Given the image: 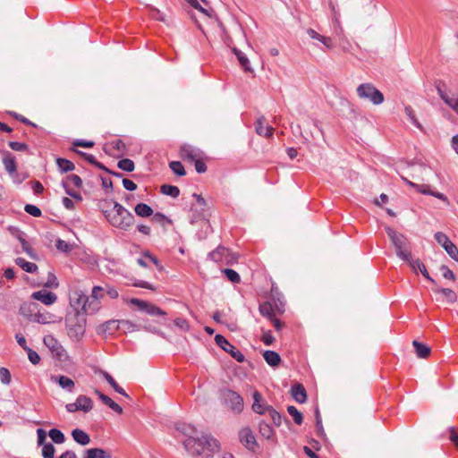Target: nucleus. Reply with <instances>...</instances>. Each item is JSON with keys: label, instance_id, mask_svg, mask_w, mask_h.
Listing matches in <instances>:
<instances>
[{"label": "nucleus", "instance_id": "obj_35", "mask_svg": "<svg viewBox=\"0 0 458 458\" xmlns=\"http://www.w3.org/2000/svg\"><path fill=\"white\" fill-rule=\"evenodd\" d=\"M227 254H229V250L220 245L208 253V258L215 262H220Z\"/></svg>", "mask_w": 458, "mask_h": 458}, {"label": "nucleus", "instance_id": "obj_29", "mask_svg": "<svg viewBox=\"0 0 458 458\" xmlns=\"http://www.w3.org/2000/svg\"><path fill=\"white\" fill-rule=\"evenodd\" d=\"M83 458H111V454L102 448L95 447L85 450Z\"/></svg>", "mask_w": 458, "mask_h": 458}, {"label": "nucleus", "instance_id": "obj_18", "mask_svg": "<svg viewBox=\"0 0 458 458\" xmlns=\"http://www.w3.org/2000/svg\"><path fill=\"white\" fill-rule=\"evenodd\" d=\"M290 393L293 400L299 403H304L307 401V391L301 383L293 384Z\"/></svg>", "mask_w": 458, "mask_h": 458}, {"label": "nucleus", "instance_id": "obj_5", "mask_svg": "<svg viewBox=\"0 0 458 458\" xmlns=\"http://www.w3.org/2000/svg\"><path fill=\"white\" fill-rule=\"evenodd\" d=\"M219 397L222 403L228 407L233 413L240 414L244 408L243 398L233 389L225 387L219 390Z\"/></svg>", "mask_w": 458, "mask_h": 458}, {"label": "nucleus", "instance_id": "obj_44", "mask_svg": "<svg viewBox=\"0 0 458 458\" xmlns=\"http://www.w3.org/2000/svg\"><path fill=\"white\" fill-rule=\"evenodd\" d=\"M117 167L124 172L131 173L135 169V165L130 158H122L118 161Z\"/></svg>", "mask_w": 458, "mask_h": 458}, {"label": "nucleus", "instance_id": "obj_11", "mask_svg": "<svg viewBox=\"0 0 458 458\" xmlns=\"http://www.w3.org/2000/svg\"><path fill=\"white\" fill-rule=\"evenodd\" d=\"M128 302L137 306L139 310L144 311L150 316H166V312L164 310L148 301L140 300L138 298H131L128 301Z\"/></svg>", "mask_w": 458, "mask_h": 458}, {"label": "nucleus", "instance_id": "obj_27", "mask_svg": "<svg viewBox=\"0 0 458 458\" xmlns=\"http://www.w3.org/2000/svg\"><path fill=\"white\" fill-rule=\"evenodd\" d=\"M72 437L73 440L81 445L84 446L90 443L89 435L81 428H74L72 431Z\"/></svg>", "mask_w": 458, "mask_h": 458}, {"label": "nucleus", "instance_id": "obj_14", "mask_svg": "<svg viewBox=\"0 0 458 458\" xmlns=\"http://www.w3.org/2000/svg\"><path fill=\"white\" fill-rule=\"evenodd\" d=\"M439 98L458 114V98H451L445 91L446 84L444 81L437 80L434 83Z\"/></svg>", "mask_w": 458, "mask_h": 458}, {"label": "nucleus", "instance_id": "obj_24", "mask_svg": "<svg viewBox=\"0 0 458 458\" xmlns=\"http://www.w3.org/2000/svg\"><path fill=\"white\" fill-rule=\"evenodd\" d=\"M416 191L421 194L433 196L438 199H441V200L448 203V199L444 193L432 191L430 189V186L428 184H418Z\"/></svg>", "mask_w": 458, "mask_h": 458}, {"label": "nucleus", "instance_id": "obj_12", "mask_svg": "<svg viewBox=\"0 0 458 458\" xmlns=\"http://www.w3.org/2000/svg\"><path fill=\"white\" fill-rule=\"evenodd\" d=\"M239 441L246 449L252 453H256L259 449L256 437L249 427L242 428L239 431Z\"/></svg>", "mask_w": 458, "mask_h": 458}, {"label": "nucleus", "instance_id": "obj_25", "mask_svg": "<svg viewBox=\"0 0 458 458\" xmlns=\"http://www.w3.org/2000/svg\"><path fill=\"white\" fill-rule=\"evenodd\" d=\"M265 118L264 116L259 118L255 123L256 132L264 137H271L273 135L274 128L272 126L264 125Z\"/></svg>", "mask_w": 458, "mask_h": 458}, {"label": "nucleus", "instance_id": "obj_49", "mask_svg": "<svg viewBox=\"0 0 458 458\" xmlns=\"http://www.w3.org/2000/svg\"><path fill=\"white\" fill-rule=\"evenodd\" d=\"M7 114L9 115H11L13 118H14L15 120L22 123L23 124H26V125H29V126H31V127H34V128H37V124L34 123L33 122L30 121L28 118H26L25 116L21 115V114H18L14 111H8Z\"/></svg>", "mask_w": 458, "mask_h": 458}, {"label": "nucleus", "instance_id": "obj_58", "mask_svg": "<svg viewBox=\"0 0 458 458\" xmlns=\"http://www.w3.org/2000/svg\"><path fill=\"white\" fill-rule=\"evenodd\" d=\"M195 170L198 174H204L208 167L201 156H199L193 162Z\"/></svg>", "mask_w": 458, "mask_h": 458}, {"label": "nucleus", "instance_id": "obj_9", "mask_svg": "<svg viewBox=\"0 0 458 458\" xmlns=\"http://www.w3.org/2000/svg\"><path fill=\"white\" fill-rule=\"evenodd\" d=\"M70 311H77L80 310L81 312H85L87 315L88 310H91V307L89 308V296L84 294L81 291H73L70 294Z\"/></svg>", "mask_w": 458, "mask_h": 458}, {"label": "nucleus", "instance_id": "obj_10", "mask_svg": "<svg viewBox=\"0 0 458 458\" xmlns=\"http://www.w3.org/2000/svg\"><path fill=\"white\" fill-rule=\"evenodd\" d=\"M215 342L220 348H222L225 352L229 353L238 362H243L245 360L244 354L234 345L230 344L224 335L220 334L216 335Z\"/></svg>", "mask_w": 458, "mask_h": 458}, {"label": "nucleus", "instance_id": "obj_63", "mask_svg": "<svg viewBox=\"0 0 458 458\" xmlns=\"http://www.w3.org/2000/svg\"><path fill=\"white\" fill-rule=\"evenodd\" d=\"M28 354V358H29V360L33 364V365H38L39 362H40V356L38 355V353L34 351L33 349L31 348H29L27 351H25Z\"/></svg>", "mask_w": 458, "mask_h": 458}, {"label": "nucleus", "instance_id": "obj_50", "mask_svg": "<svg viewBox=\"0 0 458 458\" xmlns=\"http://www.w3.org/2000/svg\"><path fill=\"white\" fill-rule=\"evenodd\" d=\"M55 447L52 443H47L42 446V457L43 458H55Z\"/></svg>", "mask_w": 458, "mask_h": 458}, {"label": "nucleus", "instance_id": "obj_21", "mask_svg": "<svg viewBox=\"0 0 458 458\" xmlns=\"http://www.w3.org/2000/svg\"><path fill=\"white\" fill-rule=\"evenodd\" d=\"M3 164L5 171L10 174H14L17 170L15 157L9 151L4 152Z\"/></svg>", "mask_w": 458, "mask_h": 458}, {"label": "nucleus", "instance_id": "obj_3", "mask_svg": "<svg viewBox=\"0 0 458 458\" xmlns=\"http://www.w3.org/2000/svg\"><path fill=\"white\" fill-rule=\"evenodd\" d=\"M86 314L80 310L68 311L65 317L67 335L73 342H80L86 332Z\"/></svg>", "mask_w": 458, "mask_h": 458}, {"label": "nucleus", "instance_id": "obj_6", "mask_svg": "<svg viewBox=\"0 0 458 458\" xmlns=\"http://www.w3.org/2000/svg\"><path fill=\"white\" fill-rule=\"evenodd\" d=\"M192 197L196 199V202L191 206V212L192 214L191 223L208 220L211 214L207 200L198 193H193Z\"/></svg>", "mask_w": 458, "mask_h": 458}, {"label": "nucleus", "instance_id": "obj_46", "mask_svg": "<svg viewBox=\"0 0 458 458\" xmlns=\"http://www.w3.org/2000/svg\"><path fill=\"white\" fill-rule=\"evenodd\" d=\"M151 216H152V218H151L152 222L160 224L163 226H165V224L172 225V223H173V221L168 216H166L165 214H163L161 212H156V213L153 212V215Z\"/></svg>", "mask_w": 458, "mask_h": 458}, {"label": "nucleus", "instance_id": "obj_8", "mask_svg": "<svg viewBox=\"0 0 458 458\" xmlns=\"http://www.w3.org/2000/svg\"><path fill=\"white\" fill-rule=\"evenodd\" d=\"M44 344L51 352L52 357L61 362L68 361L69 355L61 343L52 335H45L43 338Z\"/></svg>", "mask_w": 458, "mask_h": 458}, {"label": "nucleus", "instance_id": "obj_33", "mask_svg": "<svg viewBox=\"0 0 458 458\" xmlns=\"http://www.w3.org/2000/svg\"><path fill=\"white\" fill-rule=\"evenodd\" d=\"M307 34L311 38L317 39L319 42H321L323 45H325L326 47H327V48H332L333 47V43H332L331 38L320 35L319 33H318L313 29H308L307 30Z\"/></svg>", "mask_w": 458, "mask_h": 458}, {"label": "nucleus", "instance_id": "obj_20", "mask_svg": "<svg viewBox=\"0 0 458 458\" xmlns=\"http://www.w3.org/2000/svg\"><path fill=\"white\" fill-rule=\"evenodd\" d=\"M95 394L110 409L115 411L118 414H122L123 412V408L116 403L114 400H112L109 396L103 394L100 390L95 389Z\"/></svg>", "mask_w": 458, "mask_h": 458}, {"label": "nucleus", "instance_id": "obj_59", "mask_svg": "<svg viewBox=\"0 0 458 458\" xmlns=\"http://www.w3.org/2000/svg\"><path fill=\"white\" fill-rule=\"evenodd\" d=\"M8 232L13 236L15 237L19 242H21V240H23L26 236L25 233L22 232L19 227L17 226H13V225H10L8 226L7 228Z\"/></svg>", "mask_w": 458, "mask_h": 458}, {"label": "nucleus", "instance_id": "obj_16", "mask_svg": "<svg viewBox=\"0 0 458 458\" xmlns=\"http://www.w3.org/2000/svg\"><path fill=\"white\" fill-rule=\"evenodd\" d=\"M203 153L199 150H196L192 146L189 144H183L180 147L179 156L180 157L189 163H192L199 156Z\"/></svg>", "mask_w": 458, "mask_h": 458}, {"label": "nucleus", "instance_id": "obj_32", "mask_svg": "<svg viewBox=\"0 0 458 458\" xmlns=\"http://www.w3.org/2000/svg\"><path fill=\"white\" fill-rule=\"evenodd\" d=\"M153 208L146 204V203H143V202H140V203H138L135 207H134V212L135 214L140 216V217H142V218H147V217H149L153 215Z\"/></svg>", "mask_w": 458, "mask_h": 458}, {"label": "nucleus", "instance_id": "obj_15", "mask_svg": "<svg viewBox=\"0 0 458 458\" xmlns=\"http://www.w3.org/2000/svg\"><path fill=\"white\" fill-rule=\"evenodd\" d=\"M253 403H252V411L258 414H265L270 410L271 405H269L267 401L264 399L263 395L258 391L255 390L252 393Z\"/></svg>", "mask_w": 458, "mask_h": 458}, {"label": "nucleus", "instance_id": "obj_40", "mask_svg": "<svg viewBox=\"0 0 458 458\" xmlns=\"http://www.w3.org/2000/svg\"><path fill=\"white\" fill-rule=\"evenodd\" d=\"M116 329L133 332L140 329V326L127 319L117 320Z\"/></svg>", "mask_w": 458, "mask_h": 458}, {"label": "nucleus", "instance_id": "obj_34", "mask_svg": "<svg viewBox=\"0 0 458 458\" xmlns=\"http://www.w3.org/2000/svg\"><path fill=\"white\" fill-rule=\"evenodd\" d=\"M259 428L260 435L266 439H273L275 437V430L272 426L264 420H260L259 423Z\"/></svg>", "mask_w": 458, "mask_h": 458}, {"label": "nucleus", "instance_id": "obj_42", "mask_svg": "<svg viewBox=\"0 0 458 458\" xmlns=\"http://www.w3.org/2000/svg\"><path fill=\"white\" fill-rule=\"evenodd\" d=\"M259 313L267 319H270L273 316H275V311L272 307V304L268 301L259 304Z\"/></svg>", "mask_w": 458, "mask_h": 458}, {"label": "nucleus", "instance_id": "obj_41", "mask_svg": "<svg viewBox=\"0 0 458 458\" xmlns=\"http://www.w3.org/2000/svg\"><path fill=\"white\" fill-rule=\"evenodd\" d=\"M47 434L55 444L60 445L65 441L64 434L58 428H51Z\"/></svg>", "mask_w": 458, "mask_h": 458}, {"label": "nucleus", "instance_id": "obj_28", "mask_svg": "<svg viewBox=\"0 0 458 458\" xmlns=\"http://www.w3.org/2000/svg\"><path fill=\"white\" fill-rule=\"evenodd\" d=\"M38 309V304L33 301H25L21 304L19 313L24 317L30 318Z\"/></svg>", "mask_w": 458, "mask_h": 458}, {"label": "nucleus", "instance_id": "obj_53", "mask_svg": "<svg viewBox=\"0 0 458 458\" xmlns=\"http://www.w3.org/2000/svg\"><path fill=\"white\" fill-rule=\"evenodd\" d=\"M62 186L68 196L79 201L82 200L81 195L79 192H76L75 191L71 189L65 181H62Z\"/></svg>", "mask_w": 458, "mask_h": 458}, {"label": "nucleus", "instance_id": "obj_22", "mask_svg": "<svg viewBox=\"0 0 458 458\" xmlns=\"http://www.w3.org/2000/svg\"><path fill=\"white\" fill-rule=\"evenodd\" d=\"M51 379L57 383L60 387L63 389L67 390L68 392L72 393L73 391V388L75 386L74 381L70 378L67 376L60 375V376H53Z\"/></svg>", "mask_w": 458, "mask_h": 458}, {"label": "nucleus", "instance_id": "obj_60", "mask_svg": "<svg viewBox=\"0 0 458 458\" xmlns=\"http://www.w3.org/2000/svg\"><path fill=\"white\" fill-rule=\"evenodd\" d=\"M0 381L4 385H9L12 381V376L10 370L7 368H0Z\"/></svg>", "mask_w": 458, "mask_h": 458}, {"label": "nucleus", "instance_id": "obj_23", "mask_svg": "<svg viewBox=\"0 0 458 458\" xmlns=\"http://www.w3.org/2000/svg\"><path fill=\"white\" fill-rule=\"evenodd\" d=\"M412 346L418 358L427 359L431 353V348L418 340L412 341Z\"/></svg>", "mask_w": 458, "mask_h": 458}, {"label": "nucleus", "instance_id": "obj_56", "mask_svg": "<svg viewBox=\"0 0 458 458\" xmlns=\"http://www.w3.org/2000/svg\"><path fill=\"white\" fill-rule=\"evenodd\" d=\"M25 212H27L29 215L34 216V217H40L42 216L41 209L32 204H26L24 207Z\"/></svg>", "mask_w": 458, "mask_h": 458}, {"label": "nucleus", "instance_id": "obj_45", "mask_svg": "<svg viewBox=\"0 0 458 458\" xmlns=\"http://www.w3.org/2000/svg\"><path fill=\"white\" fill-rule=\"evenodd\" d=\"M222 273L231 283L238 284L241 282V276L239 273L232 268H225L222 270Z\"/></svg>", "mask_w": 458, "mask_h": 458}, {"label": "nucleus", "instance_id": "obj_61", "mask_svg": "<svg viewBox=\"0 0 458 458\" xmlns=\"http://www.w3.org/2000/svg\"><path fill=\"white\" fill-rule=\"evenodd\" d=\"M8 146L14 151H29V146L24 142L9 141Z\"/></svg>", "mask_w": 458, "mask_h": 458}, {"label": "nucleus", "instance_id": "obj_62", "mask_svg": "<svg viewBox=\"0 0 458 458\" xmlns=\"http://www.w3.org/2000/svg\"><path fill=\"white\" fill-rule=\"evenodd\" d=\"M70 149H71V151H73L78 156L82 157L84 160L89 162L90 165H92L95 162L96 157L92 154L86 153L84 151L79 150V149L74 148H71Z\"/></svg>", "mask_w": 458, "mask_h": 458}, {"label": "nucleus", "instance_id": "obj_64", "mask_svg": "<svg viewBox=\"0 0 458 458\" xmlns=\"http://www.w3.org/2000/svg\"><path fill=\"white\" fill-rule=\"evenodd\" d=\"M447 430L449 432V440L458 449V431L454 427H449Z\"/></svg>", "mask_w": 458, "mask_h": 458}, {"label": "nucleus", "instance_id": "obj_38", "mask_svg": "<svg viewBox=\"0 0 458 458\" xmlns=\"http://www.w3.org/2000/svg\"><path fill=\"white\" fill-rule=\"evenodd\" d=\"M435 293H442L449 303H454L457 301V295L454 291L449 288H433Z\"/></svg>", "mask_w": 458, "mask_h": 458}, {"label": "nucleus", "instance_id": "obj_43", "mask_svg": "<svg viewBox=\"0 0 458 458\" xmlns=\"http://www.w3.org/2000/svg\"><path fill=\"white\" fill-rule=\"evenodd\" d=\"M288 413L293 417L295 424L301 425L303 422V414L293 405L287 407Z\"/></svg>", "mask_w": 458, "mask_h": 458}, {"label": "nucleus", "instance_id": "obj_39", "mask_svg": "<svg viewBox=\"0 0 458 458\" xmlns=\"http://www.w3.org/2000/svg\"><path fill=\"white\" fill-rule=\"evenodd\" d=\"M160 193L172 198H177L180 195V189L172 184H163L160 186Z\"/></svg>", "mask_w": 458, "mask_h": 458}, {"label": "nucleus", "instance_id": "obj_1", "mask_svg": "<svg viewBox=\"0 0 458 458\" xmlns=\"http://www.w3.org/2000/svg\"><path fill=\"white\" fill-rule=\"evenodd\" d=\"M104 204L109 208L113 204L112 210H106L101 207L107 221L114 227L128 231L134 225V216L117 201L105 199Z\"/></svg>", "mask_w": 458, "mask_h": 458}, {"label": "nucleus", "instance_id": "obj_52", "mask_svg": "<svg viewBox=\"0 0 458 458\" xmlns=\"http://www.w3.org/2000/svg\"><path fill=\"white\" fill-rule=\"evenodd\" d=\"M65 408L68 412L72 413V412H75L78 411H82L84 412H87V410L89 407L88 405L87 406L81 405V403H78V402L76 401L75 403H67L65 405Z\"/></svg>", "mask_w": 458, "mask_h": 458}, {"label": "nucleus", "instance_id": "obj_19", "mask_svg": "<svg viewBox=\"0 0 458 458\" xmlns=\"http://www.w3.org/2000/svg\"><path fill=\"white\" fill-rule=\"evenodd\" d=\"M271 298L275 302V309L279 314H283L284 312V295L280 293L277 286L272 284L271 286Z\"/></svg>", "mask_w": 458, "mask_h": 458}, {"label": "nucleus", "instance_id": "obj_57", "mask_svg": "<svg viewBox=\"0 0 458 458\" xmlns=\"http://www.w3.org/2000/svg\"><path fill=\"white\" fill-rule=\"evenodd\" d=\"M94 146H95V142L92 140L78 139L72 142V146L71 148H76L78 147H81V148H91Z\"/></svg>", "mask_w": 458, "mask_h": 458}, {"label": "nucleus", "instance_id": "obj_51", "mask_svg": "<svg viewBox=\"0 0 458 458\" xmlns=\"http://www.w3.org/2000/svg\"><path fill=\"white\" fill-rule=\"evenodd\" d=\"M131 285L134 287H140V288L151 290L153 292H155L157 290V287L155 285H153L152 284H150L147 281L140 280V279H133Z\"/></svg>", "mask_w": 458, "mask_h": 458}, {"label": "nucleus", "instance_id": "obj_31", "mask_svg": "<svg viewBox=\"0 0 458 458\" xmlns=\"http://www.w3.org/2000/svg\"><path fill=\"white\" fill-rule=\"evenodd\" d=\"M233 52L236 55L237 60L240 63L242 68L244 70V72H252V69L250 65V61L246 55L236 47L233 48Z\"/></svg>", "mask_w": 458, "mask_h": 458}, {"label": "nucleus", "instance_id": "obj_30", "mask_svg": "<svg viewBox=\"0 0 458 458\" xmlns=\"http://www.w3.org/2000/svg\"><path fill=\"white\" fill-rule=\"evenodd\" d=\"M105 295V288L101 286H94L91 293V298L93 299L89 303V308H90L92 305H95L96 307L92 308V312L95 311L97 309H98L99 302L98 301L99 299H102Z\"/></svg>", "mask_w": 458, "mask_h": 458}, {"label": "nucleus", "instance_id": "obj_55", "mask_svg": "<svg viewBox=\"0 0 458 458\" xmlns=\"http://www.w3.org/2000/svg\"><path fill=\"white\" fill-rule=\"evenodd\" d=\"M271 417L272 422L276 427H280L282 424L283 417L282 415L276 411L273 406L270 407V410L267 411Z\"/></svg>", "mask_w": 458, "mask_h": 458}, {"label": "nucleus", "instance_id": "obj_2", "mask_svg": "<svg viewBox=\"0 0 458 458\" xmlns=\"http://www.w3.org/2000/svg\"><path fill=\"white\" fill-rule=\"evenodd\" d=\"M183 445L187 450L194 449L198 455L212 456L215 453L220 451L219 441L210 434L202 435L200 437H188Z\"/></svg>", "mask_w": 458, "mask_h": 458}, {"label": "nucleus", "instance_id": "obj_7", "mask_svg": "<svg viewBox=\"0 0 458 458\" xmlns=\"http://www.w3.org/2000/svg\"><path fill=\"white\" fill-rule=\"evenodd\" d=\"M357 95L360 98L368 99L374 105H380L384 102V95L371 83H362L357 88Z\"/></svg>", "mask_w": 458, "mask_h": 458}, {"label": "nucleus", "instance_id": "obj_37", "mask_svg": "<svg viewBox=\"0 0 458 458\" xmlns=\"http://www.w3.org/2000/svg\"><path fill=\"white\" fill-rule=\"evenodd\" d=\"M56 165L61 173H68L75 169L74 164L64 157L56 158Z\"/></svg>", "mask_w": 458, "mask_h": 458}, {"label": "nucleus", "instance_id": "obj_54", "mask_svg": "<svg viewBox=\"0 0 458 458\" xmlns=\"http://www.w3.org/2000/svg\"><path fill=\"white\" fill-rule=\"evenodd\" d=\"M43 286L51 289H56L59 286L58 280L54 273H48L47 280Z\"/></svg>", "mask_w": 458, "mask_h": 458}, {"label": "nucleus", "instance_id": "obj_13", "mask_svg": "<svg viewBox=\"0 0 458 458\" xmlns=\"http://www.w3.org/2000/svg\"><path fill=\"white\" fill-rule=\"evenodd\" d=\"M434 238L437 242L444 248L451 259L458 261V248L445 233L437 232L435 233Z\"/></svg>", "mask_w": 458, "mask_h": 458}, {"label": "nucleus", "instance_id": "obj_36", "mask_svg": "<svg viewBox=\"0 0 458 458\" xmlns=\"http://www.w3.org/2000/svg\"><path fill=\"white\" fill-rule=\"evenodd\" d=\"M15 264L27 273L32 274L38 270V266L35 263L27 261L25 259L21 257L15 259Z\"/></svg>", "mask_w": 458, "mask_h": 458}, {"label": "nucleus", "instance_id": "obj_48", "mask_svg": "<svg viewBox=\"0 0 458 458\" xmlns=\"http://www.w3.org/2000/svg\"><path fill=\"white\" fill-rule=\"evenodd\" d=\"M404 111H405L406 115L409 117L411 123L415 127L420 129V131H423V127L420 124V123L418 121V119L416 118V115H415V113H414V110L412 109V107L411 106H405Z\"/></svg>", "mask_w": 458, "mask_h": 458}, {"label": "nucleus", "instance_id": "obj_4", "mask_svg": "<svg viewBox=\"0 0 458 458\" xmlns=\"http://www.w3.org/2000/svg\"><path fill=\"white\" fill-rule=\"evenodd\" d=\"M386 233L394 246L396 256L403 261L410 260L411 251L409 239L390 226L386 227Z\"/></svg>", "mask_w": 458, "mask_h": 458}, {"label": "nucleus", "instance_id": "obj_47", "mask_svg": "<svg viewBox=\"0 0 458 458\" xmlns=\"http://www.w3.org/2000/svg\"><path fill=\"white\" fill-rule=\"evenodd\" d=\"M169 167L177 176L182 177L186 174L185 168L180 161H171L169 163Z\"/></svg>", "mask_w": 458, "mask_h": 458}, {"label": "nucleus", "instance_id": "obj_26", "mask_svg": "<svg viewBox=\"0 0 458 458\" xmlns=\"http://www.w3.org/2000/svg\"><path fill=\"white\" fill-rule=\"evenodd\" d=\"M265 361L271 367L276 368L282 362L281 356L278 352L271 350H267L262 354Z\"/></svg>", "mask_w": 458, "mask_h": 458}, {"label": "nucleus", "instance_id": "obj_17", "mask_svg": "<svg viewBox=\"0 0 458 458\" xmlns=\"http://www.w3.org/2000/svg\"><path fill=\"white\" fill-rule=\"evenodd\" d=\"M31 298L35 301H39L47 306L54 304L57 300V296L55 293L52 292H47L46 290L34 292L31 294Z\"/></svg>", "mask_w": 458, "mask_h": 458}]
</instances>
